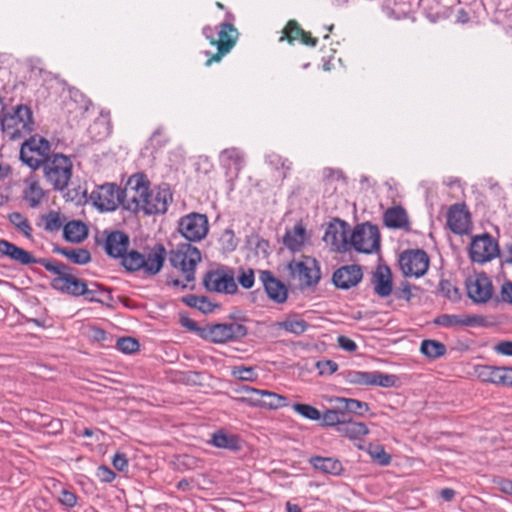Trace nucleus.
<instances>
[{
    "instance_id": "2eb2a0df",
    "label": "nucleus",
    "mask_w": 512,
    "mask_h": 512,
    "mask_svg": "<svg viewBox=\"0 0 512 512\" xmlns=\"http://www.w3.org/2000/svg\"><path fill=\"white\" fill-rule=\"evenodd\" d=\"M349 225L344 220L334 218L326 227L323 240L334 252L349 251Z\"/></svg>"
},
{
    "instance_id": "6ab92c4d",
    "label": "nucleus",
    "mask_w": 512,
    "mask_h": 512,
    "mask_svg": "<svg viewBox=\"0 0 512 512\" xmlns=\"http://www.w3.org/2000/svg\"><path fill=\"white\" fill-rule=\"evenodd\" d=\"M468 296L475 303H486L493 294L491 280L484 273L470 277L466 283Z\"/></svg>"
},
{
    "instance_id": "7c9ffc66",
    "label": "nucleus",
    "mask_w": 512,
    "mask_h": 512,
    "mask_svg": "<svg viewBox=\"0 0 512 512\" xmlns=\"http://www.w3.org/2000/svg\"><path fill=\"white\" fill-rule=\"evenodd\" d=\"M208 443L216 448L229 451H239L241 449L239 437L222 429L215 431Z\"/></svg>"
},
{
    "instance_id": "2f4dec72",
    "label": "nucleus",
    "mask_w": 512,
    "mask_h": 512,
    "mask_svg": "<svg viewBox=\"0 0 512 512\" xmlns=\"http://www.w3.org/2000/svg\"><path fill=\"white\" fill-rule=\"evenodd\" d=\"M53 253L66 257L71 263L85 265L91 261V253L85 248H67L54 246Z\"/></svg>"
},
{
    "instance_id": "6e6d98bb",
    "label": "nucleus",
    "mask_w": 512,
    "mask_h": 512,
    "mask_svg": "<svg viewBox=\"0 0 512 512\" xmlns=\"http://www.w3.org/2000/svg\"><path fill=\"white\" fill-rule=\"evenodd\" d=\"M58 501L67 508H74L78 504V496L72 490L62 488L59 492Z\"/></svg>"
},
{
    "instance_id": "13d9d810",
    "label": "nucleus",
    "mask_w": 512,
    "mask_h": 512,
    "mask_svg": "<svg viewBox=\"0 0 512 512\" xmlns=\"http://www.w3.org/2000/svg\"><path fill=\"white\" fill-rule=\"evenodd\" d=\"M237 280L244 289L252 288L255 282L254 271L252 269H241Z\"/></svg>"
},
{
    "instance_id": "58836bf2",
    "label": "nucleus",
    "mask_w": 512,
    "mask_h": 512,
    "mask_svg": "<svg viewBox=\"0 0 512 512\" xmlns=\"http://www.w3.org/2000/svg\"><path fill=\"white\" fill-rule=\"evenodd\" d=\"M420 351L428 358L435 359L443 356L447 350L443 343L436 340L426 339L422 341Z\"/></svg>"
},
{
    "instance_id": "a211bd4d",
    "label": "nucleus",
    "mask_w": 512,
    "mask_h": 512,
    "mask_svg": "<svg viewBox=\"0 0 512 512\" xmlns=\"http://www.w3.org/2000/svg\"><path fill=\"white\" fill-rule=\"evenodd\" d=\"M0 255L21 265L39 264L45 269L46 264L51 260L49 258H35L30 252L4 239L0 240Z\"/></svg>"
},
{
    "instance_id": "4d7b16f0",
    "label": "nucleus",
    "mask_w": 512,
    "mask_h": 512,
    "mask_svg": "<svg viewBox=\"0 0 512 512\" xmlns=\"http://www.w3.org/2000/svg\"><path fill=\"white\" fill-rule=\"evenodd\" d=\"M150 144L155 148H162L169 142V137L166 134L164 127H158L149 139Z\"/></svg>"
},
{
    "instance_id": "0eeeda50",
    "label": "nucleus",
    "mask_w": 512,
    "mask_h": 512,
    "mask_svg": "<svg viewBox=\"0 0 512 512\" xmlns=\"http://www.w3.org/2000/svg\"><path fill=\"white\" fill-rule=\"evenodd\" d=\"M44 176L54 189H65L72 176V161L64 154H52L50 159L42 166Z\"/></svg>"
},
{
    "instance_id": "864d4df0",
    "label": "nucleus",
    "mask_w": 512,
    "mask_h": 512,
    "mask_svg": "<svg viewBox=\"0 0 512 512\" xmlns=\"http://www.w3.org/2000/svg\"><path fill=\"white\" fill-rule=\"evenodd\" d=\"M118 350L126 354H132L139 349V342L132 337H122L117 340Z\"/></svg>"
},
{
    "instance_id": "20e7f679",
    "label": "nucleus",
    "mask_w": 512,
    "mask_h": 512,
    "mask_svg": "<svg viewBox=\"0 0 512 512\" xmlns=\"http://www.w3.org/2000/svg\"><path fill=\"white\" fill-rule=\"evenodd\" d=\"M170 264L182 272L186 282L195 279L197 264L201 261V253L189 242L179 243L168 254Z\"/></svg>"
},
{
    "instance_id": "f3484780",
    "label": "nucleus",
    "mask_w": 512,
    "mask_h": 512,
    "mask_svg": "<svg viewBox=\"0 0 512 512\" xmlns=\"http://www.w3.org/2000/svg\"><path fill=\"white\" fill-rule=\"evenodd\" d=\"M173 200L172 192L167 184L148 191V197L141 206L145 214H164Z\"/></svg>"
},
{
    "instance_id": "f257e3e1",
    "label": "nucleus",
    "mask_w": 512,
    "mask_h": 512,
    "mask_svg": "<svg viewBox=\"0 0 512 512\" xmlns=\"http://www.w3.org/2000/svg\"><path fill=\"white\" fill-rule=\"evenodd\" d=\"M167 252L157 244L146 253L132 250L122 257V265L129 271L143 270L148 275H156L163 267Z\"/></svg>"
},
{
    "instance_id": "ea45409f",
    "label": "nucleus",
    "mask_w": 512,
    "mask_h": 512,
    "mask_svg": "<svg viewBox=\"0 0 512 512\" xmlns=\"http://www.w3.org/2000/svg\"><path fill=\"white\" fill-rule=\"evenodd\" d=\"M182 302L187 306L196 308L205 314L212 312L214 308V305L205 296H197L193 294L186 295L182 298Z\"/></svg>"
},
{
    "instance_id": "69168bd1",
    "label": "nucleus",
    "mask_w": 512,
    "mask_h": 512,
    "mask_svg": "<svg viewBox=\"0 0 512 512\" xmlns=\"http://www.w3.org/2000/svg\"><path fill=\"white\" fill-rule=\"evenodd\" d=\"M180 322L183 327L187 328L189 331L195 332L200 337V331L203 327H199L196 321L188 317H182Z\"/></svg>"
},
{
    "instance_id": "e2e57ef3",
    "label": "nucleus",
    "mask_w": 512,
    "mask_h": 512,
    "mask_svg": "<svg viewBox=\"0 0 512 512\" xmlns=\"http://www.w3.org/2000/svg\"><path fill=\"white\" fill-rule=\"evenodd\" d=\"M339 347L348 352H354L357 350V344L354 340L346 336H339L337 339Z\"/></svg>"
},
{
    "instance_id": "bb28decb",
    "label": "nucleus",
    "mask_w": 512,
    "mask_h": 512,
    "mask_svg": "<svg viewBox=\"0 0 512 512\" xmlns=\"http://www.w3.org/2000/svg\"><path fill=\"white\" fill-rule=\"evenodd\" d=\"M374 292L379 297H387L392 292V273L388 266L379 265L372 276Z\"/></svg>"
},
{
    "instance_id": "680f3d73",
    "label": "nucleus",
    "mask_w": 512,
    "mask_h": 512,
    "mask_svg": "<svg viewBox=\"0 0 512 512\" xmlns=\"http://www.w3.org/2000/svg\"><path fill=\"white\" fill-rule=\"evenodd\" d=\"M112 464L115 469L124 472L128 469V459L124 453H116L112 459Z\"/></svg>"
},
{
    "instance_id": "052dcab7",
    "label": "nucleus",
    "mask_w": 512,
    "mask_h": 512,
    "mask_svg": "<svg viewBox=\"0 0 512 512\" xmlns=\"http://www.w3.org/2000/svg\"><path fill=\"white\" fill-rule=\"evenodd\" d=\"M97 477L102 482L110 483L116 478V474L109 467L102 465L97 469Z\"/></svg>"
},
{
    "instance_id": "4be33fe9",
    "label": "nucleus",
    "mask_w": 512,
    "mask_h": 512,
    "mask_svg": "<svg viewBox=\"0 0 512 512\" xmlns=\"http://www.w3.org/2000/svg\"><path fill=\"white\" fill-rule=\"evenodd\" d=\"M130 239L122 231H112L104 241V250L112 258H121L127 253Z\"/></svg>"
},
{
    "instance_id": "49530a36",
    "label": "nucleus",
    "mask_w": 512,
    "mask_h": 512,
    "mask_svg": "<svg viewBox=\"0 0 512 512\" xmlns=\"http://www.w3.org/2000/svg\"><path fill=\"white\" fill-rule=\"evenodd\" d=\"M342 432H345L347 436L350 438H358L368 434L369 430L364 423L361 422H352L346 419V422L343 424V427L339 429Z\"/></svg>"
},
{
    "instance_id": "ddd939ff",
    "label": "nucleus",
    "mask_w": 512,
    "mask_h": 512,
    "mask_svg": "<svg viewBox=\"0 0 512 512\" xmlns=\"http://www.w3.org/2000/svg\"><path fill=\"white\" fill-rule=\"evenodd\" d=\"M91 200L102 211H114L123 205V190L113 183L98 186L90 195Z\"/></svg>"
},
{
    "instance_id": "aec40b11",
    "label": "nucleus",
    "mask_w": 512,
    "mask_h": 512,
    "mask_svg": "<svg viewBox=\"0 0 512 512\" xmlns=\"http://www.w3.org/2000/svg\"><path fill=\"white\" fill-rule=\"evenodd\" d=\"M363 278V272L359 265H345L338 268L332 276L333 284L343 290L355 287Z\"/></svg>"
},
{
    "instance_id": "a878e982",
    "label": "nucleus",
    "mask_w": 512,
    "mask_h": 512,
    "mask_svg": "<svg viewBox=\"0 0 512 512\" xmlns=\"http://www.w3.org/2000/svg\"><path fill=\"white\" fill-rule=\"evenodd\" d=\"M483 322V318L478 315H455V314H442L439 315L434 323L446 327H456V326H465L472 327L479 325Z\"/></svg>"
},
{
    "instance_id": "393cba45",
    "label": "nucleus",
    "mask_w": 512,
    "mask_h": 512,
    "mask_svg": "<svg viewBox=\"0 0 512 512\" xmlns=\"http://www.w3.org/2000/svg\"><path fill=\"white\" fill-rule=\"evenodd\" d=\"M260 280L270 299L277 303H284L287 300V289L283 283L276 279L270 271H261Z\"/></svg>"
},
{
    "instance_id": "4c0bfd02",
    "label": "nucleus",
    "mask_w": 512,
    "mask_h": 512,
    "mask_svg": "<svg viewBox=\"0 0 512 512\" xmlns=\"http://www.w3.org/2000/svg\"><path fill=\"white\" fill-rule=\"evenodd\" d=\"M84 298L89 302L103 303L110 299V291L97 283L87 284Z\"/></svg>"
},
{
    "instance_id": "338daca9",
    "label": "nucleus",
    "mask_w": 512,
    "mask_h": 512,
    "mask_svg": "<svg viewBox=\"0 0 512 512\" xmlns=\"http://www.w3.org/2000/svg\"><path fill=\"white\" fill-rule=\"evenodd\" d=\"M501 298L504 302L512 304V282L507 281L502 285Z\"/></svg>"
},
{
    "instance_id": "39448f33",
    "label": "nucleus",
    "mask_w": 512,
    "mask_h": 512,
    "mask_svg": "<svg viewBox=\"0 0 512 512\" xmlns=\"http://www.w3.org/2000/svg\"><path fill=\"white\" fill-rule=\"evenodd\" d=\"M247 334L248 328L235 320L206 324L200 331V337L202 339L215 344L240 341Z\"/></svg>"
},
{
    "instance_id": "9d476101",
    "label": "nucleus",
    "mask_w": 512,
    "mask_h": 512,
    "mask_svg": "<svg viewBox=\"0 0 512 512\" xmlns=\"http://www.w3.org/2000/svg\"><path fill=\"white\" fill-rule=\"evenodd\" d=\"M149 184V180L144 174L132 175L123 189V206L134 212L141 210L142 204L148 197Z\"/></svg>"
},
{
    "instance_id": "cd10ccee",
    "label": "nucleus",
    "mask_w": 512,
    "mask_h": 512,
    "mask_svg": "<svg viewBox=\"0 0 512 512\" xmlns=\"http://www.w3.org/2000/svg\"><path fill=\"white\" fill-rule=\"evenodd\" d=\"M385 226L392 229L410 230V221L406 210L402 206L388 208L383 215Z\"/></svg>"
},
{
    "instance_id": "c85d7f7f",
    "label": "nucleus",
    "mask_w": 512,
    "mask_h": 512,
    "mask_svg": "<svg viewBox=\"0 0 512 512\" xmlns=\"http://www.w3.org/2000/svg\"><path fill=\"white\" fill-rule=\"evenodd\" d=\"M309 463L315 470L323 474L339 476L344 470L342 463L333 457L312 456Z\"/></svg>"
},
{
    "instance_id": "6e6552de",
    "label": "nucleus",
    "mask_w": 512,
    "mask_h": 512,
    "mask_svg": "<svg viewBox=\"0 0 512 512\" xmlns=\"http://www.w3.org/2000/svg\"><path fill=\"white\" fill-rule=\"evenodd\" d=\"M381 236L376 225L369 222L355 226L349 236V250L372 254L380 249Z\"/></svg>"
},
{
    "instance_id": "3c124183",
    "label": "nucleus",
    "mask_w": 512,
    "mask_h": 512,
    "mask_svg": "<svg viewBox=\"0 0 512 512\" xmlns=\"http://www.w3.org/2000/svg\"><path fill=\"white\" fill-rule=\"evenodd\" d=\"M293 410L303 416L304 418H307L309 420H320L321 419V413L320 411L309 405V404H302V403H295L292 406Z\"/></svg>"
},
{
    "instance_id": "c03bdc74",
    "label": "nucleus",
    "mask_w": 512,
    "mask_h": 512,
    "mask_svg": "<svg viewBox=\"0 0 512 512\" xmlns=\"http://www.w3.org/2000/svg\"><path fill=\"white\" fill-rule=\"evenodd\" d=\"M41 222L43 228L48 232L58 231L63 226V220L61 219L60 213L56 211H50L47 214L42 215Z\"/></svg>"
},
{
    "instance_id": "5701e85b",
    "label": "nucleus",
    "mask_w": 512,
    "mask_h": 512,
    "mask_svg": "<svg viewBox=\"0 0 512 512\" xmlns=\"http://www.w3.org/2000/svg\"><path fill=\"white\" fill-rule=\"evenodd\" d=\"M470 217L469 213L465 210V205L454 204L447 212V225L450 230L455 233L462 235L469 229Z\"/></svg>"
},
{
    "instance_id": "09e8293b",
    "label": "nucleus",
    "mask_w": 512,
    "mask_h": 512,
    "mask_svg": "<svg viewBox=\"0 0 512 512\" xmlns=\"http://www.w3.org/2000/svg\"><path fill=\"white\" fill-rule=\"evenodd\" d=\"M397 381L398 377L396 375L372 371V386L390 388L396 386Z\"/></svg>"
},
{
    "instance_id": "0e129e2a",
    "label": "nucleus",
    "mask_w": 512,
    "mask_h": 512,
    "mask_svg": "<svg viewBox=\"0 0 512 512\" xmlns=\"http://www.w3.org/2000/svg\"><path fill=\"white\" fill-rule=\"evenodd\" d=\"M496 353L506 356H512V341H501L495 347Z\"/></svg>"
},
{
    "instance_id": "dca6fc26",
    "label": "nucleus",
    "mask_w": 512,
    "mask_h": 512,
    "mask_svg": "<svg viewBox=\"0 0 512 512\" xmlns=\"http://www.w3.org/2000/svg\"><path fill=\"white\" fill-rule=\"evenodd\" d=\"M498 253V243L489 234L473 237L469 247V256L473 262H488L495 258Z\"/></svg>"
},
{
    "instance_id": "f8f14e48",
    "label": "nucleus",
    "mask_w": 512,
    "mask_h": 512,
    "mask_svg": "<svg viewBox=\"0 0 512 512\" xmlns=\"http://www.w3.org/2000/svg\"><path fill=\"white\" fill-rule=\"evenodd\" d=\"M429 256L421 249L406 250L400 254L399 266L406 277H422L429 268Z\"/></svg>"
},
{
    "instance_id": "de8ad7c7",
    "label": "nucleus",
    "mask_w": 512,
    "mask_h": 512,
    "mask_svg": "<svg viewBox=\"0 0 512 512\" xmlns=\"http://www.w3.org/2000/svg\"><path fill=\"white\" fill-rule=\"evenodd\" d=\"M9 220L24 234L25 237L29 239L32 237L33 229L28 219L24 215L19 212H13L9 215Z\"/></svg>"
},
{
    "instance_id": "a18cd8bd",
    "label": "nucleus",
    "mask_w": 512,
    "mask_h": 512,
    "mask_svg": "<svg viewBox=\"0 0 512 512\" xmlns=\"http://www.w3.org/2000/svg\"><path fill=\"white\" fill-rule=\"evenodd\" d=\"M278 327L296 335L303 334L307 328L308 323L303 319H286L285 321L279 322Z\"/></svg>"
},
{
    "instance_id": "72a5a7b5",
    "label": "nucleus",
    "mask_w": 512,
    "mask_h": 512,
    "mask_svg": "<svg viewBox=\"0 0 512 512\" xmlns=\"http://www.w3.org/2000/svg\"><path fill=\"white\" fill-rule=\"evenodd\" d=\"M87 235V226L81 221H70L63 227V236L69 242L80 243Z\"/></svg>"
},
{
    "instance_id": "423d86ee",
    "label": "nucleus",
    "mask_w": 512,
    "mask_h": 512,
    "mask_svg": "<svg viewBox=\"0 0 512 512\" xmlns=\"http://www.w3.org/2000/svg\"><path fill=\"white\" fill-rule=\"evenodd\" d=\"M203 35L209 40L210 44L216 46L218 51L213 54L207 61L206 66H210L214 62H220L222 57L230 52L235 46L238 31L233 24L224 22L218 26V38L213 37V29L210 26L203 28Z\"/></svg>"
},
{
    "instance_id": "a19ab883",
    "label": "nucleus",
    "mask_w": 512,
    "mask_h": 512,
    "mask_svg": "<svg viewBox=\"0 0 512 512\" xmlns=\"http://www.w3.org/2000/svg\"><path fill=\"white\" fill-rule=\"evenodd\" d=\"M344 377L350 384L372 386V371L348 370Z\"/></svg>"
},
{
    "instance_id": "4468645a",
    "label": "nucleus",
    "mask_w": 512,
    "mask_h": 512,
    "mask_svg": "<svg viewBox=\"0 0 512 512\" xmlns=\"http://www.w3.org/2000/svg\"><path fill=\"white\" fill-rule=\"evenodd\" d=\"M203 285L209 292L223 294H234L238 289L234 274L229 269L208 271L203 278Z\"/></svg>"
},
{
    "instance_id": "774afa93",
    "label": "nucleus",
    "mask_w": 512,
    "mask_h": 512,
    "mask_svg": "<svg viewBox=\"0 0 512 512\" xmlns=\"http://www.w3.org/2000/svg\"><path fill=\"white\" fill-rule=\"evenodd\" d=\"M495 483L501 492L512 495V480L500 478L495 480Z\"/></svg>"
},
{
    "instance_id": "8fccbe9b",
    "label": "nucleus",
    "mask_w": 512,
    "mask_h": 512,
    "mask_svg": "<svg viewBox=\"0 0 512 512\" xmlns=\"http://www.w3.org/2000/svg\"><path fill=\"white\" fill-rule=\"evenodd\" d=\"M283 34L284 35L280 38V41H283L286 38L289 43H293L295 40H300L302 35H304V30L295 20H290L283 29Z\"/></svg>"
},
{
    "instance_id": "c9c22d12",
    "label": "nucleus",
    "mask_w": 512,
    "mask_h": 512,
    "mask_svg": "<svg viewBox=\"0 0 512 512\" xmlns=\"http://www.w3.org/2000/svg\"><path fill=\"white\" fill-rule=\"evenodd\" d=\"M336 402L339 404V406L344 408L346 413L348 412L363 416L369 411L368 403L357 399L338 397L336 398Z\"/></svg>"
},
{
    "instance_id": "b1692460",
    "label": "nucleus",
    "mask_w": 512,
    "mask_h": 512,
    "mask_svg": "<svg viewBox=\"0 0 512 512\" xmlns=\"http://www.w3.org/2000/svg\"><path fill=\"white\" fill-rule=\"evenodd\" d=\"M220 164L226 170V174H232L237 177L244 167V154L236 147L227 148L221 151Z\"/></svg>"
},
{
    "instance_id": "37998d69",
    "label": "nucleus",
    "mask_w": 512,
    "mask_h": 512,
    "mask_svg": "<svg viewBox=\"0 0 512 512\" xmlns=\"http://www.w3.org/2000/svg\"><path fill=\"white\" fill-rule=\"evenodd\" d=\"M347 413L342 410L328 409L321 415L324 426L342 425L346 422Z\"/></svg>"
},
{
    "instance_id": "9b49d317",
    "label": "nucleus",
    "mask_w": 512,
    "mask_h": 512,
    "mask_svg": "<svg viewBox=\"0 0 512 512\" xmlns=\"http://www.w3.org/2000/svg\"><path fill=\"white\" fill-rule=\"evenodd\" d=\"M178 231L189 242H199L208 234V218L205 214L189 213L179 219Z\"/></svg>"
},
{
    "instance_id": "f03ea898",
    "label": "nucleus",
    "mask_w": 512,
    "mask_h": 512,
    "mask_svg": "<svg viewBox=\"0 0 512 512\" xmlns=\"http://www.w3.org/2000/svg\"><path fill=\"white\" fill-rule=\"evenodd\" d=\"M46 270L56 275L51 281L53 289L72 296H84L87 283L78 279L74 274V269L60 261L51 259L46 264Z\"/></svg>"
},
{
    "instance_id": "c756f323",
    "label": "nucleus",
    "mask_w": 512,
    "mask_h": 512,
    "mask_svg": "<svg viewBox=\"0 0 512 512\" xmlns=\"http://www.w3.org/2000/svg\"><path fill=\"white\" fill-rule=\"evenodd\" d=\"M477 377L484 383L504 386L505 367L492 365H479L476 367Z\"/></svg>"
},
{
    "instance_id": "603ef678",
    "label": "nucleus",
    "mask_w": 512,
    "mask_h": 512,
    "mask_svg": "<svg viewBox=\"0 0 512 512\" xmlns=\"http://www.w3.org/2000/svg\"><path fill=\"white\" fill-rule=\"evenodd\" d=\"M368 452L371 458L381 466H387L391 462V456L382 445L370 446Z\"/></svg>"
},
{
    "instance_id": "1a4fd4ad",
    "label": "nucleus",
    "mask_w": 512,
    "mask_h": 512,
    "mask_svg": "<svg viewBox=\"0 0 512 512\" xmlns=\"http://www.w3.org/2000/svg\"><path fill=\"white\" fill-rule=\"evenodd\" d=\"M48 140L40 136H32L26 140L20 149V159L27 166L36 170L42 167L52 156Z\"/></svg>"
},
{
    "instance_id": "79ce46f5",
    "label": "nucleus",
    "mask_w": 512,
    "mask_h": 512,
    "mask_svg": "<svg viewBox=\"0 0 512 512\" xmlns=\"http://www.w3.org/2000/svg\"><path fill=\"white\" fill-rule=\"evenodd\" d=\"M43 196V189L37 181H32L24 192V198L32 208L40 204Z\"/></svg>"
},
{
    "instance_id": "473e14b6",
    "label": "nucleus",
    "mask_w": 512,
    "mask_h": 512,
    "mask_svg": "<svg viewBox=\"0 0 512 512\" xmlns=\"http://www.w3.org/2000/svg\"><path fill=\"white\" fill-rule=\"evenodd\" d=\"M306 230L301 223L296 224L291 230H287L284 237V245L291 251H299L305 241Z\"/></svg>"
},
{
    "instance_id": "e433bc0d",
    "label": "nucleus",
    "mask_w": 512,
    "mask_h": 512,
    "mask_svg": "<svg viewBox=\"0 0 512 512\" xmlns=\"http://www.w3.org/2000/svg\"><path fill=\"white\" fill-rule=\"evenodd\" d=\"M266 163L272 168L279 171V177L284 180L291 170L292 163L277 153H270L266 156Z\"/></svg>"
},
{
    "instance_id": "412c9836",
    "label": "nucleus",
    "mask_w": 512,
    "mask_h": 512,
    "mask_svg": "<svg viewBox=\"0 0 512 512\" xmlns=\"http://www.w3.org/2000/svg\"><path fill=\"white\" fill-rule=\"evenodd\" d=\"M289 268L293 276L297 277L306 286L316 284L320 280V270L316 267L315 260L292 262Z\"/></svg>"
},
{
    "instance_id": "7ed1b4c3",
    "label": "nucleus",
    "mask_w": 512,
    "mask_h": 512,
    "mask_svg": "<svg viewBox=\"0 0 512 512\" xmlns=\"http://www.w3.org/2000/svg\"><path fill=\"white\" fill-rule=\"evenodd\" d=\"M0 123L3 133L10 140L20 139L33 130L32 111L26 105H17L11 112L3 115Z\"/></svg>"
},
{
    "instance_id": "f704fd0d",
    "label": "nucleus",
    "mask_w": 512,
    "mask_h": 512,
    "mask_svg": "<svg viewBox=\"0 0 512 512\" xmlns=\"http://www.w3.org/2000/svg\"><path fill=\"white\" fill-rule=\"evenodd\" d=\"M261 407L267 409H279L288 406L287 397L271 392L268 390H261Z\"/></svg>"
},
{
    "instance_id": "bf43d9fd",
    "label": "nucleus",
    "mask_w": 512,
    "mask_h": 512,
    "mask_svg": "<svg viewBox=\"0 0 512 512\" xmlns=\"http://www.w3.org/2000/svg\"><path fill=\"white\" fill-rule=\"evenodd\" d=\"M320 375H332L338 369V364L332 360H322L315 364Z\"/></svg>"
},
{
    "instance_id": "5fc2aeb1",
    "label": "nucleus",
    "mask_w": 512,
    "mask_h": 512,
    "mask_svg": "<svg viewBox=\"0 0 512 512\" xmlns=\"http://www.w3.org/2000/svg\"><path fill=\"white\" fill-rule=\"evenodd\" d=\"M232 375L242 381H253L257 378L254 368L246 366L233 367Z\"/></svg>"
}]
</instances>
